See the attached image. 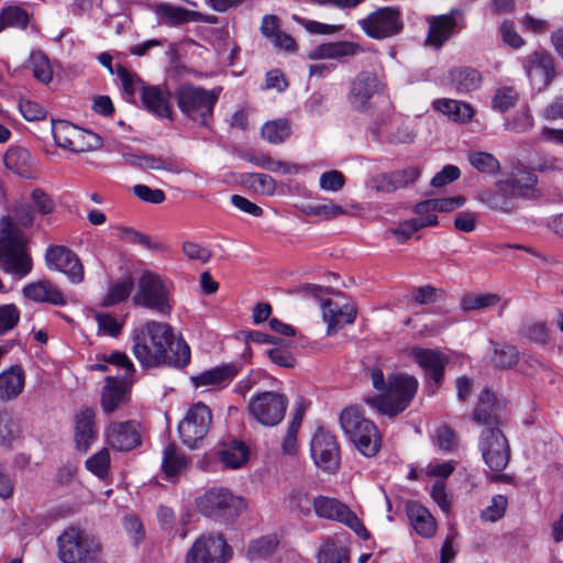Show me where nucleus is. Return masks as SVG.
Returning <instances> with one entry per match:
<instances>
[{
    "label": "nucleus",
    "mask_w": 563,
    "mask_h": 563,
    "mask_svg": "<svg viewBox=\"0 0 563 563\" xmlns=\"http://www.w3.org/2000/svg\"><path fill=\"white\" fill-rule=\"evenodd\" d=\"M8 169L21 177H30L32 173V157L30 152L20 146L10 147L3 157Z\"/></svg>",
    "instance_id": "obj_37"
},
{
    "label": "nucleus",
    "mask_w": 563,
    "mask_h": 563,
    "mask_svg": "<svg viewBox=\"0 0 563 563\" xmlns=\"http://www.w3.org/2000/svg\"><path fill=\"white\" fill-rule=\"evenodd\" d=\"M134 380L126 377L107 376L101 391V408L106 415L120 409L130 399V389Z\"/></svg>",
    "instance_id": "obj_23"
},
{
    "label": "nucleus",
    "mask_w": 563,
    "mask_h": 563,
    "mask_svg": "<svg viewBox=\"0 0 563 563\" xmlns=\"http://www.w3.org/2000/svg\"><path fill=\"white\" fill-rule=\"evenodd\" d=\"M451 87L457 93H468L479 88L481 73L471 67H456L449 71Z\"/></svg>",
    "instance_id": "obj_35"
},
{
    "label": "nucleus",
    "mask_w": 563,
    "mask_h": 563,
    "mask_svg": "<svg viewBox=\"0 0 563 563\" xmlns=\"http://www.w3.org/2000/svg\"><path fill=\"white\" fill-rule=\"evenodd\" d=\"M20 434L14 418L5 410H0V443L9 444Z\"/></svg>",
    "instance_id": "obj_57"
},
{
    "label": "nucleus",
    "mask_w": 563,
    "mask_h": 563,
    "mask_svg": "<svg viewBox=\"0 0 563 563\" xmlns=\"http://www.w3.org/2000/svg\"><path fill=\"white\" fill-rule=\"evenodd\" d=\"M0 21L2 29L10 26L25 30L29 25L30 16L23 8L19 5H9L1 10Z\"/></svg>",
    "instance_id": "obj_47"
},
{
    "label": "nucleus",
    "mask_w": 563,
    "mask_h": 563,
    "mask_svg": "<svg viewBox=\"0 0 563 563\" xmlns=\"http://www.w3.org/2000/svg\"><path fill=\"white\" fill-rule=\"evenodd\" d=\"M26 298L37 302H49L55 306L66 305L62 291L49 280H41L30 284L23 288Z\"/></svg>",
    "instance_id": "obj_34"
},
{
    "label": "nucleus",
    "mask_w": 563,
    "mask_h": 563,
    "mask_svg": "<svg viewBox=\"0 0 563 563\" xmlns=\"http://www.w3.org/2000/svg\"><path fill=\"white\" fill-rule=\"evenodd\" d=\"M412 355L428 377L439 385L443 379L446 357L441 352L430 349H415Z\"/></svg>",
    "instance_id": "obj_28"
},
{
    "label": "nucleus",
    "mask_w": 563,
    "mask_h": 563,
    "mask_svg": "<svg viewBox=\"0 0 563 563\" xmlns=\"http://www.w3.org/2000/svg\"><path fill=\"white\" fill-rule=\"evenodd\" d=\"M20 321V309L14 303L0 305V335L13 330Z\"/></svg>",
    "instance_id": "obj_56"
},
{
    "label": "nucleus",
    "mask_w": 563,
    "mask_h": 563,
    "mask_svg": "<svg viewBox=\"0 0 563 563\" xmlns=\"http://www.w3.org/2000/svg\"><path fill=\"white\" fill-rule=\"evenodd\" d=\"M241 364L227 363L191 376L190 380L196 388H224L235 378V376L241 372Z\"/></svg>",
    "instance_id": "obj_24"
},
{
    "label": "nucleus",
    "mask_w": 563,
    "mask_h": 563,
    "mask_svg": "<svg viewBox=\"0 0 563 563\" xmlns=\"http://www.w3.org/2000/svg\"><path fill=\"white\" fill-rule=\"evenodd\" d=\"M277 545L278 538L276 534L263 536L251 541L247 548V558L252 561L266 559L275 552Z\"/></svg>",
    "instance_id": "obj_45"
},
{
    "label": "nucleus",
    "mask_w": 563,
    "mask_h": 563,
    "mask_svg": "<svg viewBox=\"0 0 563 563\" xmlns=\"http://www.w3.org/2000/svg\"><path fill=\"white\" fill-rule=\"evenodd\" d=\"M289 506L301 516H310L313 509L312 499L303 490H294L289 495Z\"/></svg>",
    "instance_id": "obj_61"
},
{
    "label": "nucleus",
    "mask_w": 563,
    "mask_h": 563,
    "mask_svg": "<svg viewBox=\"0 0 563 563\" xmlns=\"http://www.w3.org/2000/svg\"><path fill=\"white\" fill-rule=\"evenodd\" d=\"M157 14L165 23H169L172 25H178L194 21L198 15V13L195 11H190L169 3H162L157 8Z\"/></svg>",
    "instance_id": "obj_41"
},
{
    "label": "nucleus",
    "mask_w": 563,
    "mask_h": 563,
    "mask_svg": "<svg viewBox=\"0 0 563 563\" xmlns=\"http://www.w3.org/2000/svg\"><path fill=\"white\" fill-rule=\"evenodd\" d=\"M420 229L421 224H418L413 219H409L400 222L395 228H389L386 233L395 236L399 243H405Z\"/></svg>",
    "instance_id": "obj_64"
},
{
    "label": "nucleus",
    "mask_w": 563,
    "mask_h": 563,
    "mask_svg": "<svg viewBox=\"0 0 563 563\" xmlns=\"http://www.w3.org/2000/svg\"><path fill=\"white\" fill-rule=\"evenodd\" d=\"M340 424L361 454L366 457L377 454L382 443L377 427L357 407L351 406L342 410Z\"/></svg>",
    "instance_id": "obj_5"
},
{
    "label": "nucleus",
    "mask_w": 563,
    "mask_h": 563,
    "mask_svg": "<svg viewBox=\"0 0 563 563\" xmlns=\"http://www.w3.org/2000/svg\"><path fill=\"white\" fill-rule=\"evenodd\" d=\"M249 448L242 441H232L223 444L218 451V456L222 464L229 468H240L249 460Z\"/></svg>",
    "instance_id": "obj_39"
},
{
    "label": "nucleus",
    "mask_w": 563,
    "mask_h": 563,
    "mask_svg": "<svg viewBox=\"0 0 563 563\" xmlns=\"http://www.w3.org/2000/svg\"><path fill=\"white\" fill-rule=\"evenodd\" d=\"M101 360L109 365L115 366L118 369H122L123 374L120 377H126L128 380H134L135 368L129 356L121 351H112L109 354H103Z\"/></svg>",
    "instance_id": "obj_51"
},
{
    "label": "nucleus",
    "mask_w": 563,
    "mask_h": 563,
    "mask_svg": "<svg viewBox=\"0 0 563 563\" xmlns=\"http://www.w3.org/2000/svg\"><path fill=\"white\" fill-rule=\"evenodd\" d=\"M499 297L494 294L467 295L461 299V309L464 311L483 309L497 303Z\"/></svg>",
    "instance_id": "obj_58"
},
{
    "label": "nucleus",
    "mask_w": 563,
    "mask_h": 563,
    "mask_svg": "<svg viewBox=\"0 0 563 563\" xmlns=\"http://www.w3.org/2000/svg\"><path fill=\"white\" fill-rule=\"evenodd\" d=\"M319 185L322 190L336 192L344 187L345 177L340 170H328L321 174Z\"/></svg>",
    "instance_id": "obj_62"
},
{
    "label": "nucleus",
    "mask_w": 563,
    "mask_h": 563,
    "mask_svg": "<svg viewBox=\"0 0 563 563\" xmlns=\"http://www.w3.org/2000/svg\"><path fill=\"white\" fill-rule=\"evenodd\" d=\"M347 561L346 550L333 542L323 544L318 553V563H347Z\"/></svg>",
    "instance_id": "obj_55"
},
{
    "label": "nucleus",
    "mask_w": 563,
    "mask_h": 563,
    "mask_svg": "<svg viewBox=\"0 0 563 563\" xmlns=\"http://www.w3.org/2000/svg\"><path fill=\"white\" fill-rule=\"evenodd\" d=\"M313 511L319 518L342 523L350 508L336 498L318 496L312 499Z\"/></svg>",
    "instance_id": "obj_36"
},
{
    "label": "nucleus",
    "mask_w": 563,
    "mask_h": 563,
    "mask_svg": "<svg viewBox=\"0 0 563 563\" xmlns=\"http://www.w3.org/2000/svg\"><path fill=\"white\" fill-rule=\"evenodd\" d=\"M52 134L57 146L74 153L95 151L102 146V139L98 134L66 120H52Z\"/></svg>",
    "instance_id": "obj_11"
},
{
    "label": "nucleus",
    "mask_w": 563,
    "mask_h": 563,
    "mask_svg": "<svg viewBox=\"0 0 563 563\" xmlns=\"http://www.w3.org/2000/svg\"><path fill=\"white\" fill-rule=\"evenodd\" d=\"M505 191H493L486 189L479 192L478 199L490 209L509 212L512 208L510 199L504 194Z\"/></svg>",
    "instance_id": "obj_52"
},
{
    "label": "nucleus",
    "mask_w": 563,
    "mask_h": 563,
    "mask_svg": "<svg viewBox=\"0 0 563 563\" xmlns=\"http://www.w3.org/2000/svg\"><path fill=\"white\" fill-rule=\"evenodd\" d=\"M406 512L415 531L422 538H431L437 531L435 519L431 512L416 501H408Z\"/></svg>",
    "instance_id": "obj_32"
},
{
    "label": "nucleus",
    "mask_w": 563,
    "mask_h": 563,
    "mask_svg": "<svg viewBox=\"0 0 563 563\" xmlns=\"http://www.w3.org/2000/svg\"><path fill=\"white\" fill-rule=\"evenodd\" d=\"M30 64L33 76L42 84H49L53 78V68L48 57L42 51L31 53Z\"/></svg>",
    "instance_id": "obj_48"
},
{
    "label": "nucleus",
    "mask_w": 563,
    "mask_h": 563,
    "mask_svg": "<svg viewBox=\"0 0 563 563\" xmlns=\"http://www.w3.org/2000/svg\"><path fill=\"white\" fill-rule=\"evenodd\" d=\"M508 500L504 495H496L492 498L490 504L482 510L481 517L486 521L495 522L504 517L507 509Z\"/></svg>",
    "instance_id": "obj_60"
},
{
    "label": "nucleus",
    "mask_w": 563,
    "mask_h": 563,
    "mask_svg": "<svg viewBox=\"0 0 563 563\" xmlns=\"http://www.w3.org/2000/svg\"><path fill=\"white\" fill-rule=\"evenodd\" d=\"M493 364L497 368L508 369L515 366L519 360V352L516 346L507 343H494Z\"/></svg>",
    "instance_id": "obj_46"
},
{
    "label": "nucleus",
    "mask_w": 563,
    "mask_h": 563,
    "mask_svg": "<svg viewBox=\"0 0 563 563\" xmlns=\"http://www.w3.org/2000/svg\"><path fill=\"white\" fill-rule=\"evenodd\" d=\"M134 283L132 278L117 282L110 286L108 294L102 299L103 307L114 306L124 301L131 294Z\"/></svg>",
    "instance_id": "obj_49"
},
{
    "label": "nucleus",
    "mask_w": 563,
    "mask_h": 563,
    "mask_svg": "<svg viewBox=\"0 0 563 563\" xmlns=\"http://www.w3.org/2000/svg\"><path fill=\"white\" fill-rule=\"evenodd\" d=\"M311 456L316 465L324 471L334 472L340 465V450L335 437L319 428L310 444Z\"/></svg>",
    "instance_id": "obj_19"
},
{
    "label": "nucleus",
    "mask_w": 563,
    "mask_h": 563,
    "mask_svg": "<svg viewBox=\"0 0 563 563\" xmlns=\"http://www.w3.org/2000/svg\"><path fill=\"white\" fill-rule=\"evenodd\" d=\"M288 398L276 391H262L249 401L250 415L262 426H277L285 417Z\"/></svg>",
    "instance_id": "obj_12"
},
{
    "label": "nucleus",
    "mask_w": 563,
    "mask_h": 563,
    "mask_svg": "<svg viewBox=\"0 0 563 563\" xmlns=\"http://www.w3.org/2000/svg\"><path fill=\"white\" fill-rule=\"evenodd\" d=\"M362 31L372 38L383 40L398 34L404 24L401 13L393 7H383L358 21Z\"/></svg>",
    "instance_id": "obj_15"
},
{
    "label": "nucleus",
    "mask_w": 563,
    "mask_h": 563,
    "mask_svg": "<svg viewBox=\"0 0 563 563\" xmlns=\"http://www.w3.org/2000/svg\"><path fill=\"white\" fill-rule=\"evenodd\" d=\"M520 62L530 82L539 89L548 87L555 76L554 58L542 47L522 57Z\"/></svg>",
    "instance_id": "obj_17"
},
{
    "label": "nucleus",
    "mask_w": 563,
    "mask_h": 563,
    "mask_svg": "<svg viewBox=\"0 0 563 563\" xmlns=\"http://www.w3.org/2000/svg\"><path fill=\"white\" fill-rule=\"evenodd\" d=\"M0 264L2 269L19 277L32 269V258L25 251L24 235L10 217L0 219Z\"/></svg>",
    "instance_id": "obj_3"
},
{
    "label": "nucleus",
    "mask_w": 563,
    "mask_h": 563,
    "mask_svg": "<svg viewBox=\"0 0 563 563\" xmlns=\"http://www.w3.org/2000/svg\"><path fill=\"white\" fill-rule=\"evenodd\" d=\"M115 76L121 82L122 91L126 99H132L134 97L136 92V86L139 84L144 86L135 74L130 71L121 64L115 65Z\"/></svg>",
    "instance_id": "obj_53"
},
{
    "label": "nucleus",
    "mask_w": 563,
    "mask_h": 563,
    "mask_svg": "<svg viewBox=\"0 0 563 563\" xmlns=\"http://www.w3.org/2000/svg\"><path fill=\"white\" fill-rule=\"evenodd\" d=\"M478 449L489 468V479L508 483L510 477L503 473L510 460L508 440L499 428H484L478 439Z\"/></svg>",
    "instance_id": "obj_8"
},
{
    "label": "nucleus",
    "mask_w": 563,
    "mask_h": 563,
    "mask_svg": "<svg viewBox=\"0 0 563 563\" xmlns=\"http://www.w3.org/2000/svg\"><path fill=\"white\" fill-rule=\"evenodd\" d=\"M141 99L144 108L158 118L173 119L170 92L159 86H141Z\"/></svg>",
    "instance_id": "obj_25"
},
{
    "label": "nucleus",
    "mask_w": 563,
    "mask_h": 563,
    "mask_svg": "<svg viewBox=\"0 0 563 563\" xmlns=\"http://www.w3.org/2000/svg\"><path fill=\"white\" fill-rule=\"evenodd\" d=\"M368 131L376 141L389 144H408L416 137L411 125L398 118L378 117Z\"/></svg>",
    "instance_id": "obj_18"
},
{
    "label": "nucleus",
    "mask_w": 563,
    "mask_h": 563,
    "mask_svg": "<svg viewBox=\"0 0 563 563\" xmlns=\"http://www.w3.org/2000/svg\"><path fill=\"white\" fill-rule=\"evenodd\" d=\"M262 136L272 144L285 142L291 134V126L288 120L278 119L266 122L262 126Z\"/></svg>",
    "instance_id": "obj_44"
},
{
    "label": "nucleus",
    "mask_w": 563,
    "mask_h": 563,
    "mask_svg": "<svg viewBox=\"0 0 563 563\" xmlns=\"http://www.w3.org/2000/svg\"><path fill=\"white\" fill-rule=\"evenodd\" d=\"M220 89L208 90L192 84H184L175 93L180 112L190 121L209 126L213 119V109L219 99Z\"/></svg>",
    "instance_id": "obj_4"
},
{
    "label": "nucleus",
    "mask_w": 563,
    "mask_h": 563,
    "mask_svg": "<svg viewBox=\"0 0 563 563\" xmlns=\"http://www.w3.org/2000/svg\"><path fill=\"white\" fill-rule=\"evenodd\" d=\"M433 108L448 115L451 120L461 123L470 121L474 114L471 104L453 99H437L433 101Z\"/></svg>",
    "instance_id": "obj_38"
},
{
    "label": "nucleus",
    "mask_w": 563,
    "mask_h": 563,
    "mask_svg": "<svg viewBox=\"0 0 563 563\" xmlns=\"http://www.w3.org/2000/svg\"><path fill=\"white\" fill-rule=\"evenodd\" d=\"M173 284L158 274L144 271L139 279L133 301L158 314L169 316L173 310Z\"/></svg>",
    "instance_id": "obj_7"
},
{
    "label": "nucleus",
    "mask_w": 563,
    "mask_h": 563,
    "mask_svg": "<svg viewBox=\"0 0 563 563\" xmlns=\"http://www.w3.org/2000/svg\"><path fill=\"white\" fill-rule=\"evenodd\" d=\"M467 161L473 168L483 174L496 175L500 170L499 161L488 152L471 151Z\"/></svg>",
    "instance_id": "obj_42"
},
{
    "label": "nucleus",
    "mask_w": 563,
    "mask_h": 563,
    "mask_svg": "<svg viewBox=\"0 0 563 563\" xmlns=\"http://www.w3.org/2000/svg\"><path fill=\"white\" fill-rule=\"evenodd\" d=\"M188 465V460L174 443H169L163 451L162 470L167 477L179 474Z\"/></svg>",
    "instance_id": "obj_40"
},
{
    "label": "nucleus",
    "mask_w": 563,
    "mask_h": 563,
    "mask_svg": "<svg viewBox=\"0 0 563 563\" xmlns=\"http://www.w3.org/2000/svg\"><path fill=\"white\" fill-rule=\"evenodd\" d=\"M133 354L144 367L162 365L184 368L190 363V347L175 338L168 323L148 321L133 336Z\"/></svg>",
    "instance_id": "obj_1"
},
{
    "label": "nucleus",
    "mask_w": 563,
    "mask_h": 563,
    "mask_svg": "<svg viewBox=\"0 0 563 563\" xmlns=\"http://www.w3.org/2000/svg\"><path fill=\"white\" fill-rule=\"evenodd\" d=\"M86 468L97 477L104 479L110 470V454L108 449L103 448L92 456H90L86 463Z\"/></svg>",
    "instance_id": "obj_50"
},
{
    "label": "nucleus",
    "mask_w": 563,
    "mask_h": 563,
    "mask_svg": "<svg viewBox=\"0 0 563 563\" xmlns=\"http://www.w3.org/2000/svg\"><path fill=\"white\" fill-rule=\"evenodd\" d=\"M435 445L443 452H452L457 446L456 434L448 426L438 428L434 438Z\"/></svg>",
    "instance_id": "obj_63"
},
{
    "label": "nucleus",
    "mask_w": 563,
    "mask_h": 563,
    "mask_svg": "<svg viewBox=\"0 0 563 563\" xmlns=\"http://www.w3.org/2000/svg\"><path fill=\"white\" fill-rule=\"evenodd\" d=\"M301 212L307 216H319L330 220L343 214L344 209L334 203H308L301 207Z\"/></svg>",
    "instance_id": "obj_54"
},
{
    "label": "nucleus",
    "mask_w": 563,
    "mask_h": 563,
    "mask_svg": "<svg viewBox=\"0 0 563 563\" xmlns=\"http://www.w3.org/2000/svg\"><path fill=\"white\" fill-rule=\"evenodd\" d=\"M505 405L492 390L484 388L478 395L477 402L471 413V420L485 428H499Z\"/></svg>",
    "instance_id": "obj_21"
},
{
    "label": "nucleus",
    "mask_w": 563,
    "mask_h": 563,
    "mask_svg": "<svg viewBox=\"0 0 563 563\" xmlns=\"http://www.w3.org/2000/svg\"><path fill=\"white\" fill-rule=\"evenodd\" d=\"M537 175L531 170H523L511 179L499 180L496 185L500 191H509L512 196L532 198L537 192Z\"/></svg>",
    "instance_id": "obj_30"
},
{
    "label": "nucleus",
    "mask_w": 563,
    "mask_h": 563,
    "mask_svg": "<svg viewBox=\"0 0 563 563\" xmlns=\"http://www.w3.org/2000/svg\"><path fill=\"white\" fill-rule=\"evenodd\" d=\"M199 511L220 522L233 521L245 507L241 497L234 496L229 489L214 487L207 490L197 503Z\"/></svg>",
    "instance_id": "obj_9"
},
{
    "label": "nucleus",
    "mask_w": 563,
    "mask_h": 563,
    "mask_svg": "<svg viewBox=\"0 0 563 563\" xmlns=\"http://www.w3.org/2000/svg\"><path fill=\"white\" fill-rule=\"evenodd\" d=\"M427 23L429 30L424 44L434 49H440L446 41L466 27L463 10L455 8L445 14L428 16Z\"/></svg>",
    "instance_id": "obj_13"
},
{
    "label": "nucleus",
    "mask_w": 563,
    "mask_h": 563,
    "mask_svg": "<svg viewBox=\"0 0 563 563\" xmlns=\"http://www.w3.org/2000/svg\"><path fill=\"white\" fill-rule=\"evenodd\" d=\"M549 327L544 321L525 319L521 322L519 334L537 344H547L549 341Z\"/></svg>",
    "instance_id": "obj_43"
},
{
    "label": "nucleus",
    "mask_w": 563,
    "mask_h": 563,
    "mask_svg": "<svg viewBox=\"0 0 563 563\" xmlns=\"http://www.w3.org/2000/svg\"><path fill=\"white\" fill-rule=\"evenodd\" d=\"M57 543L63 563H106L101 558V544L80 529H66L58 537Z\"/></svg>",
    "instance_id": "obj_6"
},
{
    "label": "nucleus",
    "mask_w": 563,
    "mask_h": 563,
    "mask_svg": "<svg viewBox=\"0 0 563 563\" xmlns=\"http://www.w3.org/2000/svg\"><path fill=\"white\" fill-rule=\"evenodd\" d=\"M363 52L360 44L350 41L330 42L318 45L309 53L311 59L342 58Z\"/></svg>",
    "instance_id": "obj_33"
},
{
    "label": "nucleus",
    "mask_w": 563,
    "mask_h": 563,
    "mask_svg": "<svg viewBox=\"0 0 563 563\" xmlns=\"http://www.w3.org/2000/svg\"><path fill=\"white\" fill-rule=\"evenodd\" d=\"M518 92L512 87H503L496 90L493 98V106L495 109L506 112L515 107L518 101Z\"/></svg>",
    "instance_id": "obj_59"
},
{
    "label": "nucleus",
    "mask_w": 563,
    "mask_h": 563,
    "mask_svg": "<svg viewBox=\"0 0 563 563\" xmlns=\"http://www.w3.org/2000/svg\"><path fill=\"white\" fill-rule=\"evenodd\" d=\"M420 175L417 167H407L389 174H382L373 178V188L382 192H393L415 183Z\"/></svg>",
    "instance_id": "obj_27"
},
{
    "label": "nucleus",
    "mask_w": 563,
    "mask_h": 563,
    "mask_svg": "<svg viewBox=\"0 0 563 563\" xmlns=\"http://www.w3.org/2000/svg\"><path fill=\"white\" fill-rule=\"evenodd\" d=\"M369 377L373 387L380 394L368 396L364 400L382 416L391 418L405 411L418 389L417 379L407 374H393L386 382L383 371L378 367H372Z\"/></svg>",
    "instance_id": "obj_2"
},
{
    "label": "nucleus",
    "mask_w": 563,
    "mask_h": 563,
    "mask_svg": "<svg viewBox=\"0 0 563 563\" xmlns=\"http://www.w3.org/2000/svg\"><path fill=\"white\" fill-rule=\"evenodd\" d=\"M232 550L221 534L198 538L186 554L185 563H225Z\"/></svg>",
    "instance_id": "obj_16"
},
{
    "label": "nucleus",
    "mask_w": 563,
    "mask_h": 563,
    "mask_svg": "<svg viewBox=\"0 0 563 563\" xmlns=\"http://www.w3.org/2000/svg\"><path fill=\"white\" fill-rule=\"evenodd\" d=\"M96 412L92 408L78 411L74 418V439L78 451L87 452L96 439Z\"/></svg>",
    "instance_id": "obj_26"
},
{
    "label": "nucleus",
    "mask_w": 563,
    "mask_h": 563,
    "mask_svg": "<svg viewBox=\"0 0 563 563\" xmlns=\"http://www.w3.org/2000/svg\"><path fill=\"white\" fill-rule=\"evenodd\" d=\"M323 319L328 324V333H334L345 324L352 323L356 317V310L345 305L344 307L336 302L325 299L321 302Z\"/></svg>",
    "instance_id": "obj_29"
},
{
    "label": "nucleus",
    "mask_w": 563,
    "mask_h": 563,
    "mask_svg": "<svg viewBox=\"0 0 563 563\" xmlns=\"http://www.w3.org/2000/svg\"><path fill=\"white\" fill-rule=\"evenodd\" d=\"M212 421L210 408L203 402L194 404L178 424V433L185 445L196 448L207 435Z\"/></svg>",
    "instance_id": "obj_14"
},
{
    "label": "nucleus",
    "mask_w": 563,
    "mask_h": 563,
    "mask_svg": "<svg viewBox=\"0 0 563 563\" xmlns=\"http://www.w3.org/2000/svg\"><path fill=\"white\" fill-rule=\"evenodd\" d=\"M46 265L49 269L60 272L74 283L84 280V266L77 254L64 245H53L45 253Z\"/></svg>",
    "instance_id": "obj_20"
},
{
    "label": "nucleus",
    "mask_w": 563,
    "mask_h": 563,
    "mask_svg": "<svg viewBox=\"0 0 563 563\" xmlns=\"http://www.w3.org/2000/svg\"><path fill=\"white\" fill-rule=\"evenodd\" d=\"M106 440L113 450L129 452L142 443L140 424L133 420L113 422L107 428Z\"/></svg>",
    "instance_id": "obj_22"
},
{
    "label": "nucleus",
    "mask_w": 563,
    "mask_h": 563,
    "mask_svg": "<svg viewBox=\"0 0 563 563\" xmlns=\"http://www.w3.org/2000/svg\"><path fill=\"white\" fill-rule=\"evenodd\" d=\"M25 385V374L21 365H11L0 373V400L10 401L18 398Z\"/></svg>",
    "instance_id": "obj_31"
},
{
    "label": "nucleus",
    "mask_w": 563,
    "mask_h": 563,
    "mask_svg": "<svg viewBox=\"0 0 563 563\" xmlns=\"http://www.w3.org/2000/svg\"><path fill=\"white\" fill-rule=\"evenodd\" d=\"M386 85L374 71L362 70L350 81L346 92L349 106L358 113L374 109V100L385 93Z\"/></svg>",
    "instance_id": "obj_10"
}]
</instances>
